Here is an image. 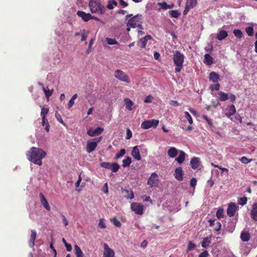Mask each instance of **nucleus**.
<instances>
[{
	"mask_svg": "<svg viewBox=\"0 0 257 257\" xmlns=\"http://www.w3.org/2000/svg\"><path fill=\"white\" fill-rule=\"evenodd\" d=\"M28 159L32 163L41 166L42 160L45 158L46 153L43 149L32 147L26 154Z\"/></svg>",
	"mask_w": 257,
	"mask_h": 257,
	"instance_id": "1",
	"label": "nucleus"
},
{
	"mask_svg": "<svg viewBox=\"0 0 257 257\" xmlns=\"http://www.w3.org/2000/svg\"><path fill=\"white\" fill-rule=\"evenodd\" d=\"M143 16L142 15L138 14L133 16L132 14L127 15L125 16V22L126 24L127 32L131 30V28H138L143 29L142 26Z\"/></svg>",
	"mask_w": 257,
	"mask_h": 257,
	"instance_id": "2",
	"label": "nucleus"
},
{
	"mask_svg": "<svg viewBox=\"0 0 257 257\" xmlns=\"http://www.w3.org/2000/svg\"><path fill=\"white\" fill-rule=\"evenodd\" d=\"M184 55L178 51H176L173 55V62L176 65L175 72H179L183 67Z\"/></svg>",
	"mask_w": 257,
	"mask_h": 257,
	"instance_id": "3",
	"label": "nucleus"
},
{
	"mask_svg": "<svg viewBox=\"0 0 257 257\" xmlns=\"http://www.w3.org/2000/svg\"><path fill=\"white\" fill-rule=\"evenodd\" d=\"M89 7L92 13L103 14L105 11V8L101 5L99 0H90Z\"/></svg>",
	"mask_w": 257,
	"mask_h": 257,
	"instance_id": "4",
	"label": "nucleus"
},
{
	"mask_svg": "<svg viewBox=\"0 0 257 257\" xmlns=\"http://www.w3.org/2000/svg\"><path fill=\"white\" fill-rule=\"evenodd\" d=\"M114 76L116 79L120 81L124 82L127 83H130L131 82L128 75L121 70H116L114 72Z\"/></svg>",
	"mask_w": 257,
	"mask_h": 257,
	"instance_id": "5",
	"label": "nucleus"
},
{
	"mask_svg": "<svg viewBox=\"0 0 257 257\" xmlns=\"http://www.w3.org/2000/svg\"><path fill=\"white\" fill-rule=\"evenodd\" d=\"M102 140V137L88 140L87 143L86 151L90 153L93 152L96 148L97 144Z\"/></svg>",
	"mask_w": 257,
	"mask_h": 257,
	"instance_id": "6",
	"label": "nucleus"
},
{
	"mask_svg": "<svg viewBox=\"0 0 257 257\" xmlns=\"http://www.w3.org/2000/svg\"><path fill=\"white\" fill-rule=\"evenodd\" d=\"M131 209L135 212L136 214L142 215L143 214L144 206L138 203H133L131 204Z\"/></svg>",
	"mask_w": 257,
	"mask_h": 257,
	"instance_id": "7",
	"label": "nucleus"
},
{
	"mask_svg": "<svg viewBox=\"0 0 257 257\" xmlns=\"http://www.w3.org/2000/svg\"><path fill=\"white\" fill-rule=\"evenodd\" d=\"M158 175L153 173L148 180V184L151 187L156 186L158 185Z\"/></svg>",
	"mask_w": 257,
	"mask_h": 257,
	"instance_id": "8",
	"label": "nucleus"
},
{
	"mask_svg": "<svg viewBox=\"0 0 257 257\" xmlns=\"http://www.w3.org/2000/svg\"><path fill=\"white\" fill-rule=\"evenodd\" d=\"M103 247V255L104 257H114L115 253L114 251L109 247L107 243H104Z\"/></svg>",
	"mask_w": 257,
	"mask_h": 257,
	"instance_id": "9",
	"label": "nucleus"
},
{
	"mask_svg": "<svg viewBox=\"0 0 257 257\" xmlns=\"http://www.w3.org/2000/svg\"><path fill=\"white\" fill-rule=\"evenodd\" d=\"M237 209V206L234 203H230L228 205V208L227 210V215L230 217L234 216Z\"/></svg>",
	"mask_w": 257,
	"mask_h": 257,
	"instance_id": "10",
	"label": "nucleus"
},
{
	"mask_svg": "<svg viewBox=\"0 0 257 257\" xmlns=\"http://www.w3.org/2000/svg\"><path fill=\"white\" fill-rule=\"evenodd\" d=\"M39 196L40 198V202L42 205L44 206V207L48 211H50L51 210L50 206L45 196L42 193H40L39 194Z\"/></svg>",
	"mask_w": 257,
	"mask_h": 257,
	"instance_id": "11",
	"label": "nucleus"
},
{
	"mask_svg": "<svg viewBox=\"0 0 257 257\" xmlns=\"http://www.w3.org/2000/svg\"><path fill=\"white\" fill-rule=\"evenodd\" d=\"M103 128L102 127H98L95 130L92 128L89 129L87 131V134L91 137H94L97 135L101 134L103 131Z\"/></svg>",
	"mask_w": 257,
	"mask_h": 257,
	"instance_id": "12",
	"label": "nucleus"
},
{
	"mask_svg": "<svg viewBox=\"0 0 257 257\" xmlns=\"http://www.w3.org/2000/svg\"><path fill=\"white\" fill-rule=\"evenodd\" d=\"M152 37L150 35L146 36L145 37L140 39L138 43V46L141 48H145L147 44V41L149 40L152 39Z\"/></svg>",
	"mask_w": 257,
	"mask_h": 257,
	"instance_id": "13",
	"label": "nucleus"
},
{
	"mask_svg": "<svg viewBox=\"0 0 257 257\" xmlns=\"http://www.w3.org/2000/svg\"><path fill=\"white\" fill-rule=\"evenodd\" d=\"M77 15L85 22L91 20V15L89 13H85L84 12L79 11L77 12Z\"/></svg>",
	"mask_w": 257,
	"mask_h": 257,
	"instance_id": "14",
	"label": "nucleus"
},
{
	"mask_svg": "<svg viewBox=\"0 0 257 257\" xmlns=\"http://www.w3.org/2000/svg\"><path fill=\"white\" fill-rule=\"evenodd\" d=\"M122 193L123 194L124 197L127 199H132L134 197V193L133 191L130 189H122Z\"/></svg>",
	"mask_w": 257,
	"mask_h": 257,
	"instance_id": "15",
	"label": "nucleus"
},
{
	"mask_svg": "<svg viewBox=\"0 0 257 257\" xmlns=\"http://www.w3.org/2000/svg\"><path fill=\"white\" fill-rule=\"evenodd\" d=\"M209 79L213 83H216L220 80V76L216 72L212 71L209 73Z\"/></svg>",
	"mask_w": 257,
	"mask_h": 257,
	"instance_id": "16",
	"label": "nucleus"
},
{
	"mask_svg": "<svg viewBox=\"0 0 257 257\" xmlns=\"http://www.w3.org/2000/svg\"><path fill=\"white\" fill-rule=\"evenodd\" d=\"M175 178L178 181L183 180V170L181 167H178L175 169L174 173Z\"/></svg>",
	"mask_w": 257,
	"mask_h": 257,
	"instance_id": "17",
	"label": "nucleus"
},
{
	"mask_svg": "<svg viewBox=\"0 0 257 257\" xmlns=\"http://www.w3.org/2000/svg\"><path fill=\"white\" fill-rule=\"evenodd\" d=\"M251 218L257 222V203H254L250 211Z\"/></svg>",
	"mask_w": 257,
	"mask_h": 257,
	"instance_id": "18",
	"label": "nucleus"
},
{
	"mask_svg": "<svg viewBox=\"0 0 257 257\" xmlns=\"http://www.w3.org/2000/svg\"><path fill=\"white\" fill-rule=\"evenodd\" d=\"M228 33L227 31L222 30H219L218 32L216 35V38L221 41L226 38L228 36Z\"/></svg>",
	"mask_w": 257,
	"mask_h": 257,
	"instance_id": "19",
	"label": "nucleus"
},
{
	"mask_svg": "<svg viewBox=\"0 0 257 257\" xmlns=\"http://www.w3.org/2000/svg\"><path fill=\"white\" fill-rule=\"evenodd\" d=\"M227 112L225 113L227 117H230L231 116L234 115L236 112L235 107L234 105L231 104L227 107Z\"/></svg>",
	"mask_w": 257,
	"mask_h": 257,
	"instance_id": "20",
	"label": "nucleus"
},
{
	"mask_svg": "<svg viewBox=\"0 0 257 257\" xmlns=\"http://www.w3.org/2000/svg\"><path fill=\"white\" fill-rule=\"evenodd\" d=\"M132 155L136 160L138 161L141 160V157L138 146H135L133 148L132 152Z\"/></svg>",
	"mask_w": 257,
	"mask_h": 257,
	"instance_id": "21",
	"label": "nucleus"
},
{
	"mask_svg": "<svg viewBox=\"0 0 257 257\" xmlns=\"http://www.w3.org/2000/svg\"><path fill=\"white\" fill-rule=\"evenodd\" d=\"M37 233L36 231L34 230H31V234L30 236V238L29 241V245L31 247H33L35 245V241L36 238Z\"/></svg>",
	"mask_w": 257,
	"mask_h": 257,
	"instance_id": "22",
	"label": "nucleus"
},
{
	"mask_svg": "<svg viewBox=\"0 0 257 257\" xmlns=\"http://www.w3.org/2000/svg\"><path fill=\"white\" fill-rule=\"evenodd\" d=\"M179 151L175 147H171L168 151V155L171 158L176 157Z\"/></svg>",
	"mask_w": 257,
	"mask_h": 257,
	"instance_id": "23",
	"label": "nucleus"
},
{
	"mask_svg": "<svg viewBox=\"0 0 257 257\" xmlns=\"http://www.w3.org/2000/svg\"><path fill=\"white\" fill-rule=\"evenodd\" d=\"M250 235L248 231L243 230L240 235V239L242 241H247L250 239Z\"/></svg>",
	"mask_w": 257,
	"mask_h": 257,
	"instance_id": "24",
	"label": "nucleus"
},
{
	"mask_svg": "<svg viewBox=\"0 0 257 257\" xmlns=\"http://www.w3.org/2000/svg\"><path fill=\"white\" fill-rule=\"evenodd\" d=\"M179 156L176 158L175 161H176L179 164H181L184 162L186 154L183 151H179Z\"/></svg>",
	"mask_w": 257,
	"mask_h": 257,
	"instance_id": "25",
	"label": "nucleus"
},
{
	"mask_svg": "<svg viewBox=\"0 0 257 257\" xmlns=\"http://www.w3.org/2000/svg\"><path fill=\"white\" fill-rule=\"evenodd\" d=\"M200 163V159L197 157H194L191 159L190 161V165L192 168L195 169L199 167Z\"/></svg>",
	"mask_w": 257,
	"mask_h": 257,
	"instance_id": "26",
	"label": "nucleus"
},
{
	"mask_svg": "<svg viewBox=\"0 0 257 257\" xmlns=\"http://www.w3.org/2000/svg\"><path fill=\"white\" fill-rule=\"evenodd\" d=\"M124 102L125 105V108L128 110H132L133 109L132 106L134 105V103L130 99L125 98Z\"/></svg>",
	"mask_w": 257,
	"mask_h": 257,
	"instance_id": "27",
	"label": "nucleus"
},
{
	"mask_svg": "<svg viewBox=\"0 0 257 257\" xmlns=\"http://www.w3.org/2000/svg\"><path fill=\"white\" fill-rule=\"evenodd\" d=\"M213 58L212 56L208 54H206L204 55L203 62L208 65H211L213 63Z\"/></svg>",
	"mask_w": 257,
	"mask_h": 257,
	"instance_id": "28",
	"label": "nucleus"
},
{
	"mask_svg": "<svg viewBox=\"0 0 257 257\" xmlns=\"http://www.w3.org/2000/svg\"><path fill=\"white\" fill-rule=\"evenodd\" d=\"M218 95L219 96V99L220 101H226L229 99V94L224 93L222 91H219L218 92Z\"/></svg>",
	"mask_w": 257,
	"mask_h": 257,
	"instance_id": "29",
	"label": "nucleus"
},
{
	"mask_svg": "<svg viewBox=\"0 0 257 257\" xmlns=\"http://www.w3.org/2000/svg\"><path fill=\"white\" fill-rule=\"evenodd\" d=\"M158 5L160 6V9H159V10H160L161 9H164V10H167L169 9H172L174 5H168L166 2H163V3H158Z\"/></svg>",
	"mask_w": 257,
	"mask_h": 257,
	"instance_id": "30",
	"label": "nucleus"
},
{
	"mask_svg": "<svg viewBox=\"0 0 257 257\" xmlns=\"http://www.w3.org/2000/svg\"><path fill=\"white\" fill-rule=\"evenodd\" d=\"M75 253L77 257H83V253L80 248L77 245L74 246Z\"/></svg>",
	"mask_w": 257,
	"mask_h": 257,
	"instance_id": "31",
	"label": "nucleus"
},
{
	"mask_svg": "<svg viewBox=\"0 0 257 257\" xmlns=\"http://www.w3.org/2000/svg\"><path fill=\"white\" fill-rule=\"evenodd\" d=\"M197 4L196 0H187L186 6L189 8H193Z\"/></svg>",
	"mask_w": 257,
	"mask_h": 257,
	"instance_id": "32",
	"label": "nucleus"
},
{
	"mask_svg": "<svg viewBox=\"0 0 257 257\" xmlns=\"http://www.w3.org/2000/svg\"><path fill=\"white\" fill-rule=\"evenodd\" d=\"M131 163V158L129 157H126L122 161V166L123 167H128Z\"/></svg>",
	"mask_w": 257,
	"mask_h": 257,
	"instance_id": "33",
	"label": "nucleus"
},
{
	"mask_svg": "<svg viewBox=\"0 0 257 257\" xmlns=\"http://www.w3.org/2000/svg\"><path fill=\"white\" fill-rule=\"evenodd\" d=\"M210 242V239L209 237H205L201 242V246L204 248H206L209 245Z\"/></svg>",
	"mask_w": 257,
	"mask_h": 257,
	"instance_id": "34",
	"label": "nucleus"
},
{
	"mask_svg": "<svg viewBox=\"0 0 257 257\" xmlns=\"http://www.w3.org/2000/svg\"><path fill=\"white\" fill-rule=\"evenodd\" d=\"M42 123L43 126L46 125L45 129L46 132H49V125L47 119L46 118V117L43 116L42 118Z\"/></svg>",
	"mask_w": 257,
	"mask_h": 257,
	"instance_id": "35",
	"label": "nucleus"
},
{
	"mask_svg": "<svg viewBox=\"0 0 257 257\" xmlns=\"http://www.w3.org/2000/svg\"><path fill=\"white\" fill-rule=\"evenodd\" d=\"M233 33L237 38L240 39L243 36V33L239 29H234Z\"/></svg>",
	"mask_w": 257,
	"mask_h": 257,
	"instance_id": "36",
	"label": "nucleus"
},
{
	"mask_svg": "<svg viewBox=\"0 0 257 257\" xmlns=\"http://www.w3.org/2000/svg\"><path fill=\"white\" fill-rule=\"evenodd\" d=\"M141 127L144 129H148L152 126L151 124V122L150 120H146L142 122Z\"/></svg>",
	"mask_w": 257,
	"mask_h": 257,
	"instance_id": "37",
	"label": "nucleus"
},
{
	"mask_svg": "<svg viewBox=\"0 0 257 257\" xmlns=\"http://www.w3.org/2000/svg\"><path fill=\"white\" fill-rule=\"evenodd\" d=\"M172 18H177L180 15V13L177 10H171L169 12Z\"/></svg>",
	"mask_w": 257,
	"mask_h": 257,
	"instance_id": "38",
	"label": "nucleus"
},
{
	"mask_svg": "<svg viewBox=\"0 0 257 257\" xmlns=\"http://www.w3.org/2000/svg\"><path fill=\"white\" fill-rule=\"evenodd\" d=\"M117 5V3L115 0H109L107 8L109 10H111L113 8V5L116 6Z\"/></svg>",
	"mask_w": 257,
	"mask_h": 257,
	"instance_id": "39",
	"label": "nucleus"
},
{
	"mask_svg": "<svg viewBox=\"0 0 257 257\" xmlns=\"http://www.w3.org/2000/svg\"><path fill=\"white\" fill-rule=\"evenodd\" d=\"M119 168V165L117 163H113L111 164L110 169L113 172H116Z\"/></svg>",
	"mask_w": 257,
	"mask_h": 257,
	"instance_id": "40",
	"label": "nucleus"
},
{
	"mask_svg": "<svg viewBox=\"0 0 257 257\" xmlns=\"http://www.w3.org/2000/svg\"><path fill=\"white\" fill-rule=\"evenodd\" d=\"M77 97V94H75L73 95V96L71 97V99L69 100L68 103V108H71L73 104L74 103V100Z\"/></svg>",
	"mask_w": 257,
	"mask_h": 257,
	"instance_id": "41",
	"label": "nucleus"
},
{
	"mask_svg": "<svg viewBox=\"0 0 257 257\" xmlns=\"http://www.w3.org/2000/svg\"><path fill=\"white\" fill-rule=\"evenodd\" d=\"M125 154V150L124 149H121L117 153L115 156V159H118V158L123 156Z\"/></svg>",
	"mask_w": 257,
	"mask_h": 257,
	"instance_id": "42",
	"label": "nucleus"
},
{
	"mask_svg": "<svg viewBox=\"0 0 257 257\" xmlns=\"http://www.w3.org/2000/svg\"><path fill=\"white\" fill-rule=\"evenodd\" d=\"M105 40L107 43L109 45H114L118 44V42L115 39L107 38H106Z\"/></svg>",
	"mask_w": 257,
	"mask_h": 257,
	"instance_id": "43",
	"label": "nucleus"
},
{
	"mask_svg": "<svg viewBox=\"0 0 257 257\" xmlns=\"http://www.w3.org/2000/svg\"><path fill=\"white\" fill-rule=\"evenodd\" d=\"M49 111V108L47 107H45L43 106L41 108V115L42 117H46V115L48 114Z\"/></svg>",
	"mask_w": 257,
	"mask_h": 257,
	"instance_id": "44",
	"label": "nucleus"
},
{
	"mask_svg": "<svg viewBox=\"0 0 257 257\" xmlns=\"http://www.w3.org/2000/svg\"><path fill=\"white\" fill-rule=\"evenodd\" d=\"M216 217L220 219L223 217V209L219 208L216 212Z\"/></svg>",
	"mask_w": 257,
	"mask_h": 257,
	"instance_id": "45",
	"label": "nucleus"
},
{
	"mask_svg": "<svg viewBox=\"0 0 257 257\" xmlns=\"http://www.w3.org/2000/svg\"><path fill=\"white\" fill-rule=\"evenodd\" d=\"M184 114H185V117L188 120V122L190 124H192L193 123V119L192 118V117L189 113V112L187 111H185Z\"/></svg>",
	"mask_w": 257,
	"mask_h": 257,
	"instance_id": "46",
	"label": "nucleus"
},
{
	"mask_svg": "<svg viewBox=\"0 0 257 257\" xmlns=\"http://www.w3.org/2000/svg\"><path fill=\"white\" fill-rule=\"evenodd\" d=\"M98 227L102 229H104L106 227V225L105 223V220L103 218H101L99 219Z\"/></svg>",
	"mask_w": 257,
	"mask_h": 257,
	"instance_id": "47",
	"label": "nucleus"
},
{
	"mask_svg": "<svg viewBox=\"0 0 257 257\" xmlns=\"http://www.w3.org/2000/svg\"><path fill=\"white\" fill-rule=\"evenodd\" d=\"M245 31L249 36H251L253 34V29L252 27H248L246 28Z\"/></svg>",
	"mask_w": 257,
	"mask_h": 257,
	"instance_id": "48",
	"label": "nucleus"
},
{
	"mask_svg": "<svg viewBox=\"0 0 257 257\" xmlns=\"http://www.w3.org/2000/svg\"><path fill=\"white\" fill-rule=\"evenodd\" d=\"M81 177H80V175H79V178H78V179L77 180V181L75 183V186H76V191H77L78 192H80L81 190V188H79L78 187L80 185V183L81 181Z\"/></svg>",
	"mask_w": 257,
	"mask_h": 257,
	"instance_id": "49",
	"label": "nucleus"
},
{
	"mask_svg": "<svg viewBox=\"0 0 257 257\" xmlns=\"http://www.w3.org/2000/svg\"><path fill=\"white\" fill-rule=\"evenodd\" d=\"M111 163L109 162H102L100 165L101 167L110 169L111 166Z\"/></svg>",
	"mask_w": 257,
	"mask_h": 257,
	"instance_id": "50",
	"label": "nucleus"
},
{
	"mask_svg": "<svg viewBox=\"0 0 257 257\" xmlns=\"http://www.w3.org/2000/svg\"><path fill=\"white\" fill-rule=\"evenodd\" d=\"M247 202V198L246 197H241L238 199V203L241 205H245Z\"/></svg>",
	"mask_w": 257,
	"mask_h": 257,
	"instance_id": "51",
	"label": "nucleus"
},
{
	"mask_svg": "<svg viewBox=\"0 0 257 257\" xmlns=\"http://www.w3.org/2000/svg\"><path fill=\"white\" fill-rule=\"evenodd\" d=\"M196 247V245L193 243L192 241H190L187 246V250L188 251L194 249Z\"/></svg>",
	"mask_w": 257,
	"mask_h": 257,
	"instance_id": "52",
	"label": "nucleus"
},
{
	"mask_svg": "<svg viewBox=\"0 0 257 257\" xmlns=\"http://www.w3.org/2000/svg\"><path fill=\"white\" fill-rule=\"evenodd\" d=\"M242 163L247 164L250 162L251 160H249L246 157H242L239 159Z\"/></svg>",
	"mask_w": 257,
	"mask_h": 257,
	"instance_id": "53",
	"label": "nucleus"
},
{
	"mask_svg": "<svg viewBox=\"0 0 257 257\" xmlns=\"http://www.w3.org/2000/svg\"><path fill=\"white\" fill-rule=\"evenodd\" d=\"M150 121L152 127H156L159 123V120L156 119L150 120Z\"/></svg>",
	"mask_w": 257,
	"mask_h": 257,
	"instance_id": "54",
	"label": "nucleus"
},
{
	"mask_svg": "<svg viewBox=\"0 0 257 257\" xmlns=\"http://www.w3.org/2000/svg\"><path fill=\"white\" fill-rule=\"evenodd\" d=\"M111 220L113 221V223L115 226L120 227L121 223L118 220H117L115 218H113Z\"/></svg>",
	"mask_w": 257,
	"mask_h": 257,
	"instance_id": "55",
	"label": "nucleus"
},
{
	"mask_svg": "<svg viewBox=\"0 0 257 257\" xmlns=\"http://www.w3.org/2000/svg\"><path fill=\"white\" fill-rule=\"evenodd\" d=\"M55 116L57 118V119L61 123H62L63 124H64V122L60 115V114L58 113V112H56L55 113Z\"/></svg>",
	"mask_w": 257,
	"mask_h": 257,
	"instance_id": "56",
	"label": "nucleus"
},
{
	"mask_svg": "<svg viewBox=\"0 0 257 257\" xmlns=\"http://www.w3.org/2000/svg\"><path fill=\"white\" fill-rule=\"evenodd\" d=\"M203 118L206 121L208 125H209L210 126H213V123L211 121V120L206 115H203Z\"/></svg>",
	"mask_w": 257,
	"mask_h": 257,
	"instance_id": "57",
	"label": "nucleus"
},
{
	"mask_svg": "<svg viewBox=\"0 0 257 257\" xmlns=\"http://www.w3.org/2000/svg\"><path fill=\"white\" fill-rule=\"evenodd\" d=\"M197 180L195 178H193L190 180V186L194 188L196 185Z\"/></svg>",
	"mask_w": 257,
	"mask_h": 257,
	"instance_id": "58",
	"label": "nucleus"
},
{
	"mask_svg": "<svg viewBox=\"0 0 257 257\" xmlns=\"http://www.w3.org/2000/svg\"><path fill=\"white\" fill-rule=\"evenodd\" d=\"M132 132H131V131L129 128H127L126 130V139L129 140V139H130L132 138Z\"/></svg>",
	"mask_w": 257,
	"mask_h": 257,
	"instance_id": "59",
	"label": "nucleus"
},
{
	"mask_svg": "<svg viewBox=\"0 0 257 257\" xmlns=\"http://www.w3.org/2000/svg\"><path fill=\"white\" fill-rule=\"evenodd\" d=\"M152 98H153V97H152V96H151V95H148V96H147L145 98V100H144V102H145V103H150V102H152Z\"/></svg>",
	"mask_w": 257,
	"mask_h": 257,
	"instance_id": "60",
	"label": "nucleus"
},
{
	"mask_svg": "<svg viewBox=\"0 0 257 257\" xmlns=\"http://www.w3.org/2000/svg\"><path fill=\"white\" fill-rule=\"evenodd\" d=\"M208 255V252L207 250H204L199 254L198 257H207Z\"/></svg>",
	"mask_w": 257,
	"mask_h": 257,
	"instance_id": "61",
	"label": "nucleus"
},
{
	"mask_svg": "<svg viewBox=\"0 0 257 257\" xmlns=\"http://www.w3.org/2000/svg\"><path fill=\"white\" fill-rule=\"evenodd\" d=\"M189 110L190 111V112L191 113H192L195 116H198V112L196 110H195L194 108H189Z\"/></svg>",
	"mask_w": 257,
	"mask_h": 257,
	"instance_id": "62",
	"label": "nucleus"
},
{
	"mask_svg": "<svg viewBox=\"0 0 257 257\" xmlns=\"http://www.w3.org/2000/svg\"><path fill=\"white\" fill-rule=\"evenodd\" d=\"M93 42H94V40L93 39H92L90 42H89V48L88 49V50L86 51V53L87 54H89L90 52V49H91V46L93 45Z\"/></svg>",
	"mask_w": 257,
	"mask_h": 257,
	"instance_id": "63",
	"label": "nucleus"
},
{
	"mask_svg": "<svg viewBox=\"0 0 257 257\" xmlns=\"http://www.w3.org/2000/svg\"><path fill=\"white\" fill-rule=\"evenodd\" d=\"M119 4L123 7H126L128 6L127 3L124 2L123 0H119Z\"/></svg>",
	"mask_w": 257,
	"mask_h": 257,
	"instance_id": "64",
	"label": "nucleus"
}]
</instances>
